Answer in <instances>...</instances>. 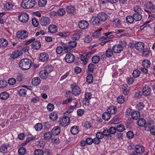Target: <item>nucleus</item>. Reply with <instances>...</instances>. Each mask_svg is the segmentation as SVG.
Segmentation results:
<instances>
[{
	"label": "nucleus",
	"mask_w": 155,
	"mask_h": 155,
	"mask_svg": "<svg viewBox=\"0 0 155 155\" xmlns=\"http://www.w3.org/2000/svg\"><path fill=\"white\" fill-rule=\"evenodd\" d=\"M18 65L21 69L27 70L31 68L32 65V62L29 59H23L20 61Z\"/></svg>",
	"instance_id": "1"
},
{
	"label": "nucleus",
	"mask_w": 155,
	"mask_h": 155,
	"mask_svg": "<svg viewBox=\"0 0 155 155\" xmlns=\"http://www.w3.org/2000/svg\"><path fill=\"white\" fill-rule=\"evenodd\" d=\"M95 51L91 50L83 54L80 55V59L84 64L88 62L89 58L91 57V54L94 53Z\"/></svg>",
	"instance_id": "2"
},
{
	"label": "nucleus",
	"mask_w": 155,
	"mask_h": 155,
	"mask_svg": "<svg viewBox=\"0 0 155 155\" xmlns=\"http://www.w3.org/2000/svg\"><path fill=\"white\" fill-rule=\"evenodd\" d=\"M144 11L148 13H155V5L150 1H148L144 5Z\"/></svg>",
	"instance_id": "3"
},
{
	"label": "nucleus",
	"mask_w": 155,
	"mask_h": 155,
	"mask_svg": "<svg viewBox=\"0 0 155 155\" xmlns=\"http://www.w3.org/2000/svg\"><path fill=\"white\" fill-rule=\"evenodd\" d=\"M36 3L35 1H27L25 2L22 1L21 5L24 8H30L33 7Z\"/></svg>",
	"instance_id": "4"
},
{
	"label": "nucleus",
	"mask_w": 155,
	"mask_h": 155,
	"mask_svg": "<svg viewBox=\"0 0 155 155\" xmlns=\"http://www.w3.org/2000/svg\"><path fill=\"white\" fill-rule=\"evenodd\" d=\"M72 94L75 96L79 95L81 93V90L80 87L76 84H72L71 85Z\"/></svg>",
	"instance_id": "5"
},
{
	"label": "nucleus",
	"mask_w": 155,
	"mask_h": 155,
	"mask_svg": "<svg viewBox=\"0 0 155 155\" xmlns=\"http://www.w3.org/2000/svg\"><path fill=\"white\" fill-rule=\"evenodd\" d=\"M92 94L91 93L87 92L85 93L84 98L82 101L84 105L85 106L88 105L89 104L90 100L92 98Z\"/></svg>",
	"instance_id": "6"
},
{
	"label": "nucleus",
	"mask_w": 155,
	"mask_h": 155,
	"mask_svg": "<svg viewBox=\"0 0 155 155\" xmlns=\"http://www.w3.org/2000/svg\"><path fill=\"white\" fill-rule=\"evenodd\" d=\"M18 18L21 22L26 23L29 20V15L26 12H22L18 16Z\"/></svg>",
	"instance_id": "7"
},
{
	"label": "nucleus",
	"mask_w": 155,
	"mask_h": 155,
	"mask_svg": "<svg viewBox=\"0 0 155 155\" xmlns=\"http://www.w3.org/2000/svg\"><path fill=\"white\" fill-rule=\"evenodd\" d=\"M70 122V118L68 116H64L60 119L59 123L60 125L63 127L68 125Z\"/></svg>",
	"instance_id": "8"
},
{
	"label": "nucleus",
	"mask_w": 155,
	"mask_h": 155,
	"mask_svg": "<svg viewBox=\"0 0 155 155\" xmlns=\"http://www.w3.org/2000/svg\"><path fill=\"white\" fill-rule=\"evenodd\" d=\"M16 36L19 39H25L28 37V33L26 31L21 30L17 32Z\"/></svg>",
	"instance_id": "9"
},
{
	"label": "nucleus",
	"mask_w": 155,
	"mask_h": 155,
	"mask_svg": "<svg viewBox=\"0 0 155 155\" xmlns=\"http://www.w3.org/2000/svg\"><path fill=\"white\" fill-rule=\"evenodd\" d=\"M138 154H141L145 151V147L140 143L136 144L135 146V150Z\"/></svg>",
	"instance_id": "10"
},
{
	"label": "nucleus",
	"mask_w": 155,
	"mask_h": 155,
	"mask_svg": "<svg viewBox=\"0 0 155 155\" xmlns=\"http://www.w3.org/2000/svg\"><path fill=\"white\" fill-rule=\"evenodd\" d=\"M82 33L81 30L76 31L71 36L72 40L77 41L80 38Z\"/></svg>",
	"instance_id": "11"
},
{
	"label": "nucleus",
	"mask_w": 155,
	"mask_h": 155,
	"mask_svg": "<svg viewBox=\"0 0 155 155\" xmlns=\"http://www.w3.org/2000/svg\"><path fill=\"white\" fill-rule=\"evenodd\" d=\"M89 25V24L88 22L84 20H81L80 21L78 24L79 28L82 30H84L87 28Z\"/></svg>",
	"instance_id": "12"
},
{
	"label": "nucleus",
	"mask_w": 155,
	"mask_h": 155,
	"mask_svg": "<svg viewBox=\"0 0 155 155\" xmlns=\"http://www.w3.org/2000/svg\"><path fill=\"white\" fill-rule=\"evenodd\" d=\"M49 58V56L48 54L45 52L41 53L39 58V61L43 62L47 61Z\"/></svg>",
	"instance_id": "13"
},
{
	"label": "nucleus",
	"mask_w": 155,
	"mask_h": 155,
	"mask_svg": "<svg viewBox=\"0 0 155 155\" xmlns=\"http://www.w3.org/2000/svg\"><path fill=\"white\" fill-rule=\"evenodd\" d=\"M61 45L63 48L64 51L65 53H68L72 51L68 44V42L66 43L61 42Z\"/></svg>",
	"instance_id": "14"
},
{
	"label": "nucleus",
	"mask_w": 155,
	"mask_h": 155,
	"mask_svg": "<svg viewBox=\"0 0 155 155\" xmlns=\"http://www.w3.org/2000/svg\"><path fill=\"white\" fill-rule=\"evenodd\" d=\"M74 58V55L71 53L67 54L65 57L66 62L68 63H71L73 62Z\"/></svg>",
	"instance_id": "15"
},
{
	"label": "nucleus",
	"mask_w": 155,
	"mask_h": 155,
	"mask_svg": "<svg viewBox=\"0 0 155 155\" xmlns=\"http://www.w3.org/2000/svg\"><path fill=\"white\" fill-rule=\"evenodd\" d=\"M90 23L94 26H98L100 24V21L97 16H93L91 18Z\"/></svg>",
	"instance_id": "16"
},
{
	"label": "nucleus",
	"mask_w": 155,
	"mask_h": 155,
	"mask_svg": "<svg viewBox=\"0 0 155 155\" xmlns=\"http://www.w3.org/2000/svg\"><path fill=\"white\" fill-rule=\"evenodd\" d=\"M142 91L143 95L145 96H147L150 94L151 90L148 86H145L143 88Z\"/></svg>",
	"instance_id": "17"
},
{
	"label": "nucleus",
	"mask_w": 155,
	"mask_h": 155,
	"mask_svg": "<svg viewBox=\"0 0 155 155\" xmlns=\"http://www.w3.org/2000/svg\"><path fill=\"white\" fill-rule=\"evenodd\" d=\"M100 21H105L107 19V15L105 12L99 13L97 16Z\"/></svg>",
	"instance_id": "18"
},
{
	"label": "nucleus",
	"mask_w": 155,
	"mask_h": 155,
	"mask_svg": "<svg viewBox=\"0 0 155 155\" xmlns=\"http://www.w3.org/2000/svg\"><path fill=\"white\" fill-rule=\"evenodd\" d=\"M122 88L123 94L126 96L128 95L130 92V88L126 84L122 85Z\"/></svg>",
	"instance_id": "19"
},
{
	"label": "nucleus",
	"mask_w": 155,
	"mask_h": 155,
	"mask_svg": "<svg viewBox=\"0 0 155 155\" xmlns=\"http://www.w3.org/2000/svg\"><path fill=\"white\" fill-rule=\"evenodd\" d=\"M31 48L34 50H38L41 47V44L39 41H36L33 42L31 45Z\"/></svg>",
	"instance_id": "20"
},
{
	"label": "nucleus",
	"mask_w": 155,
	"mask_h": 155,
	"mask_svg": "<svg viewBox=\"0 0 155 155\" xmlns=\"http://www.w3.org/2000/svg\"><path fill=\"white\" fill-rule=\"evenodd\" d=\"M50 19L48 17H43L41 20V23L43 26H45L49 24Z\"/></svg>",
	"instance_id": "21"
},
{
	"label": "nucleus",
	"mask_w": 155,
	"mask_h": 155,
	"mask_svg": "<svg viewBox=\"0 0 155 155\" xmlns=\"http://www.w3.org/2000/svg\"><path fill=\"white\" fill-rule=\"evenodd\" d=\"M58 27L54 25H51L49 26L48 28L49 32L51 33H54L58 31Z\"/></svg>",
	"instance_id": "22"
},
{
	"label": "nucleus",
	"mask_w": 155,
	"mask_h": 155,
	"mask_svg": "<svg viewBox=\"0 0 155 155\" xmlns=\"http://www.w3.org/2000/svg\"><path fill=\"white\" fill-rule=\"evenodd\" d=\"M22 54V53L21 51H16L12 52L10 56V57L12 58L15 59L21 55Z\"/></svg>",
	"instance_id": "23"
},
{
	"label": "nucleus",
	"mask_w": 155,
	"mask_h": 155,
	"mask_svg": "<svg viewBox=\"0 0 155 155\" xmlns=\"http://www.w3.org/2000/svg\"><path fill=\"white\" fill-rule=\"evenodd\" d=\"M51 132L53 135H57L60 133L61 128L58 126H55L53 128Z\"/></svg>",
	"instance_id": "24"
},
{
	"label": "nucleus",
	"mask_w": 155,
	"mask_h": 155,
	"mask_svg": "<svg viewBox=\"0 0 155 155\" xmlns=\"http://www.w3.org/2000/svg\"><path fill=\"white\" fill-rule=\"evenodd\" d=\"M107 110V111L110 114H114L116 113L117 109L114 106H112L109 107Z\"/></svg>",
	"instance_id": "25"
},
{
	"label": "nucleus",
	"mask_w": 155,
	"mask_h": 155,
	"mask_svg": "<svg viewBox=\"0 0 155 155\" xmlns=\"http://www.w3.org/2000/svg\"><path fill=\"white\" fill-rule=\"evenodd\" d=\"M112 49L114 53H118L122 50V47L120 45H114Z\"/></svg>",
	"instance_id": "26"
},
{
	"label": "nucleus",
	"mask_w": 155,
	"mask_h": 155,
	"mask_svg": "<svg viewBox=\"0 0 155 155\" xmlns=\"http://www.w3.org/2000/svg\"><path fill=\"white\" fill-rule=\"evenodd\" d=\"M113 24L114 28H117L121 25L122 23L119 19L116 18L113 21Z\"/></svg>",
	"instance_id": "27"
},
{
	"label": "nucleus",
	"mask_w": 155,
	"mask_h": 155,
	"mask_svg": "<svg viewBox=\"0 0 155 155\" xmlns=\"http://www.w3.org/2000/svg\"><path fill=\"white\" fill-rule=\"evenodd\" d=\"M145 47V44L142 42H138L135 45L136 48L138 51L143 50Z\"/></svg>",
	"instance_id": "28"
},
{
	"label": "nucleus",
	"mask_w": 155,
	"mask_h": 155,
	"mask_svg": "<svg viewBox=\"0 0 155 155\" xmlns=\"http://www.w3.org/2000/svg\"><path fill=\"white\" fill-rule=\"evenodd\" d=\"M131 116L133 119L137 120L140 117V113L137 111H135L131 113Z\"/></svg>",
	"instance_id": "29"
},
{
	"label": "nucleus",
	"mask_w": 155,
	"mask_h": 155,
	"mask_svg": "<svg viewBox=\"0 0 155 155\" xmlns=\"http://www.w3.org/2000/svg\"><path fill=\"white\" fill-rule=\"evenodd\" d=\"M4 8L5 10L8 11L12 9L13 7V4L11 2H5L3 4Z\"/></svg>",
	"instance_id": "30"
},
{
	"label": "nucleus",
	"mask_w": 155,
	"mask_h": 155,
	"mask_svg": "<svg viewBox=\"0 0 155 155\" xmlns=\"http://www.w3.org/2000/svg\"><path fill=\"white\" fill-rule=\"evenodd\" d=\"M40 83L41 80L39 77H35L32 79L31 83L34 85L38 86L39 84Z\"/></svg>",
	"instance_id": "31"
},
{
	"label": "nucleus",
	"mask_w": 155,
	"mask_h": 155,
	"mask_svg": "<svg viewBox=\"0 0 155 155\" xmlns=\"http://www.w3.org/2000/svg\"><path fill=\"white\" fill-rule=\"evenodd\" d=\"M79 128L76 126H72L70 130L71 133L74 135H75L78 133L79 132Z\"/></svg>",
	"instance_id": "32"
},
{
	"label": "nucleus",
	"mask_w": 155,
	"mask_h": 155,
	"mask_svg": "<svg viewBox=\"0 0 155 155\" xmlns=\"http://www.w3.org/2000/svg\"><path fill=\"white\" fill-rule=\"evenodd\" d=\"M52 134L50 132H46L44 134L43 137L44 140H48L52 138Z\"/></svg>",
	"instance_id": "33"
},
{
	"label": "nucleus",
	"mask_w": 155,
	"mask_h": 155,
	"mask_svg": "<svg viewBox=\"0 0 155 155\" xmlns=\"http://www.w3.org/2000/svg\"><path fill=\"white\" fill-rule=\"evenodd\" d=\"M66 10L68 13L73 14L76 10L74 6L70 5L67 6Z\"/></svg>",
	"instance_id": "34"
},
{
	"label": "nucleus",
	"mask_w": 155,
	"mask_h": 155,
	"mask_svg": "<svg viewBox=\"0 0 155 155\" xmlns=\"http://www.w3.org/2000/svg\"><path fill=\"white\" fill-rule=\"evenodd\" d=\"M8 44V41L5 38H2L0 39V47L5 48Z\"/></svg>",
	"instance_id": "35"
},
{
	"label": "nucleus",
	"mask_w": 155,
	"mask_h": 155,
	"mask_svg": "<svg viewBox=\"0 0 155 155\" xmlns=\"http://www.w3.org/2000/svg\"><path fill=\"white\" fill-rule=\"evenodd\" d=\"M9 97V94L6 91L2 92L0 94V98L2 100L7 99Z\"/></svg>",
	"instance_id": "36"
},
{
	"label": "nucleus",
	"mask_w": 155,
	"mask_h": 155,
	"mask_svg": "<svg viewBox=\"0 0 155 155\" xmlns=\"http://www.w3.org/2000/svg\"><path fill=\"white\" fill-rule=\"evenodd\" d=\"M48 72H46L44 69L41 70L39 72V75L40 77L42 79L46 78L48 76Z\"/></svg>",
	"instance_id": "37"
},
{
	"label": "nucleus",
	"mask_w": 155,
	"mask_h": 155,
	"mask_svg": "<svg viewBox=\"0 0 155 155\" xmlns=\"http://www.w3.org/2000/svg\"><path fill=\"white\" fill-rule=\"evenodd\" d=\"M120 120L121 119L120 118V116L116 115L113 118L111 121V123L112 124H117L120 122Z\"/></svg>",
	"instance_id": "38"
},
{
	"label": "nucleus",
	"mask_w": 155,
	"mask_h": 155,
	"mask_svg": "<svg viewBox=\"0 0 155 155\" xmlns=\"http://www.w3.org/2000/svg\"><path fill=\"white\" fill-rule=\"evenodd\" d=\"M146 123V120L143 118H140L137 121V124L140 127H144Z\"/></svg>",
	"instance_id": "39"
},
{
	"label": "nucleus",
	"mask_w": 155,
	"mask_h": 155,
	"mask_svg": "<svg viewBox=\"0 0 155 155\" xmlns=\"http://www.w3.org/2000/svg\"><path fill=\"white\" fill-rule=\"evenodd\" d=\"M102 118L105 120H108L111 117V114L107 111L104 113L102 115Z\"/></svg>",
	"instance_id": "40"
},
{
	"label": "nucleus",
	"mask_w": 155,
	"mask_h": 155,
	"mask_svg": "<svg viewBox=\"0 0 155 155\" xmlns=\"http://www.w3.org/2000/svg\"><path fill=\"white\" fill-rule=\"evenodd\" d=\"M141 13H135L133 14V15L134 17L135 21H138L141 20L142 17Z\"/></svg>",
	"instance_id": "41"
},
{
	"label": "nucleus",
	"mask_w": 155,
	"mask_h": 155,
	"mask_svg": "<svg viewBox=\"0 0 155 155\" xmlns=\"http://www.w3.org/2000/svg\"><path fill=\"white\" fill-rule=\"evenodd\" d=\"M150 54V51L149 48H146L143 50L142 55L145 57H149Z\"/></svg>",
	"instance_id": "42"
},
{
	"label": "nucleus",
	"mask_w": 155,
	"mask_h": 155,
	"mask_svg": "<svg viewBox=\"0 0 155 155\" xmlns=\"http://www.w3.org/2000/svg\"><path fill=\"white\" fill-rule=\"evenodd\" d=\"M142 64L143 67L148 68L150 67L151 63L149 60L147 59H145L142 61Z\"/></svg>",
	"instance_id": "43"
},
{
	"label": "nucleus",
	"mask_w": 155,
	"mask_h": 155,
	"mask_svg": "<svg viewBox=\"0 0 155 155\" xmlns=\"http://www.w3.org/2000/svg\"><path fill=\"white\" fill-rule=\"evenodd\" d=\"M114 52L113 49L108 48L105 51V55L107 57H111L113 55Z\"/></svg>",
	"instance_id": "44"
},
{
	"label": "nucleus",
	"mask_w": 155,
	"mask_h": 155,
	"mask_svg": "<svg viewBox=\"0 0 155 155\" xmlns=\"http://www.w3.org/2000/svg\"><path fill=\"white\" fill-rule=\"evenodd\" d=\"M57 15L59 16H62L64 15L66 13V11L64 8H59L57 11Z\"/></svg>",
	"instance_id": "45"
},
{
	"label": "nucleus",
	"mask_w": 155,
	"mask_h": 155,
	"mask_svg": "<svg viewBox=\"0 0 155 155\" xmlns=\"http://www.w3.org/2000/svg\"><path fill=\"white\" fill-rule=\"evenodd\" d=\"M58 118V115L57 114L54 112H51L50 115V118L52 120H55Z\"/></svg>",
	"instance_id": "46"
},
{
	"label": "nucleus",
	"mask_w": 155,
	"mask_h": 155,
	"mask_svg": "<svg viewBox=\"0 0 155 155\" xmlns=\"http://www.w3.org/2000/svg\"><path fill=\"white\" fill-rule=\"evenodd\" d=\"M116 129L117 131L119 132H122L125 130L124 126L122 124H120L117 126Z\"/></svg>",
	"instance_id": "47"
},
{
	"label": "nucleus",
	"mask_w": 155,
	"mask_h": 155,
	"mask_svg": "<svg viewBox=\"0 0 155 155\" xmlns=\"http://www.w3.org/2000/svg\"><path fill=\"white\" fill-rule=\"evenodd\" d=\"M8 151V148L6 144H4L3 145L0 147V152L2 153H5Z\"/></svg>",
	"instance_id": "48"
},
{
	"label": "nucleus",
	"mask_w": 155,
	"mask_h": 155,
	"mask_svg": "<svg viewBox=\"0 0 155 155\" xmlns=\"http://www.w3.org/2000/svg\"><path fill=\"white\" fill-rule=\"evenodd\" d=\"M111 33L108 32L104 34L105 35L101 37V39H111L114 37L113 35H110Z\"/></svg>",
	"instance_id": "49"
},
{
	"label": "nucleus",
	"mask_w": 155,
	"mask_h": 155,
	"mask_svg": "<svg viewBox=\"0 0 155 155\" xmlns=\"http://www.w3.org/2000/svg\"><path fill=\"white\" fill-rule=\"evenodd\" d=\"M68 44H69L70 47L72 50L73 49L75 48L77 46V42L76 41L72 40L68 42Z\"/></svg>",
	"instance_id": "50"
},
{
	"label": "nucleus",
	"mask_w": 155,
	"mask_h": 155,
	"mask_svg": "<svg viewBox=\"0 0 155 155\" xmlns=\"http://www.w3.org/2000/svg\"><path fill=\"white\" fill-rule=\"evenodd\" d=\"M86 81L88 83L91 84L93 81V77L92 75L91 74H88L86 78Z\"/></svg>",
	"instance_id": "51"
},
{
	"label": "nucleus",
	"mask_w": 155,
	"mask_h": 155,
	"mask_svg": "<svg viewBox=\"0 0 155 155\" xmlns=\"http://www.w3.org/2000/svg\"><path fill=\"white\" fill-rule=\"evenodd\" d=\"M26 150L25 148L20 147L18 150V153L20 155H24L26 153Z\"/></svg>",
	"instance_id": "52"
},
{
	"label": "nucleus",
	"mask_w": 155,
	"mask_h": 155,
	"mask_svg": "<svg viewBox=\"0 0 155 155\" xmlns=\"http://www.w3.org/2000/svg\"><path fill=\"white\" fill-rule=\"evenodd\" d=\"M134 18L133 15L132 16L129 15L126 17V20L128 23L131 24L135 20Z\"/></svg>",
	"instance_id": "53"
},
{
	"label": "nucleus",
	"mask_w": 155,
	"mask_h": 155,
	"mask_svg": "<svg viewBox=\"0 0 155 155\" xmlns=\"http://www.w3.org/2000/svg\"><path fill=\"white\" fill-rule=\"evenodd\" d=\"M125 98L123 95H120L117 98V101L119 104H123L125 101Z\"/></svg>",
	"instance_id": "54"
},
{
	"label": "nucleus",
	"mask_w": 155,
	"mask_h": 155,
	"mask_svg": "<svg viewBox=\"0 0 155 155\" xmlns=\"http://www.w3.org/2000/svg\"><path fill=\"white\" fill-rule=\"evenodd\" d=\"M27 91L25 89H21L18 91V94L21 97H25L26 95Z\"/></svg>",
	"instance_id": "55"
},
{
	"label": "nucleus",
	"mask_w": 155,
	"mask_h": 155,
	"mask_svg": "<svg viewBox=\"0 0 155 155\" xmlns=\"http://www.w3.org/2000/svg\"><path fill=\"white\" fill-rule=\"evenodd\" d=\"M84 42L86 43H89L92 40V38L91 36L87 35L84 38Z\"/></svg>",
	"instance_id": "56"
},
{
	"label": "nucleus",
	"mask_w": 155,
	"mask_h": 155,
	"mask_svg": "<svg viewBox=\"0 0 155 155\" xmlns=\"http://www.w3.org/2000/svg\"><path fill=\"white\" fill-rule=\"evenodd\" d=\"M140 71L138 69L134 70L132 73L133 76L134 78H137L139 77L140 74Z\"/></svg>",
	"instance_id": "57"
},
{
	"label": "nucleus",
	"mask_w": 155,
	"mask_h": 155,
	"mask_svg": "<svg viewBox=\"0 0 155 155\" xmlns=\"http://www.w3.org/2000/svg\"><path fill=\"white\" fill-rule=\"evenodd\" d=\"M100 58L98 56H93L92 58V61L94 64H97L98 63Z\"/></svg>",
	"instance_id": "58"
},
{
	"label": "nucleus",
	"mask_w": 155,
	"mask_h": 155,
	"mask_svg": "<svg viewBox=\"0 0 155 155\" xmlns=\"http://www.w3.org/2000/svg\"><path fill=\"white\" fill-rule=\"evenodd\" d=\"M134 10L135 13H141L142 12V10L140 6L138 5H135L134 7Z\"/></svg>",
	"instance_id": "59"
},
{
	"label": "nucleus",
	"mask_w": 155,
	"mask_h": 155,
	"mask_svg": "<svg viewBox=\"0 0 155 155\" xmlns=\"http://www.w3.org/2000/svg\"><path fill=\"white\" fill-rule=\"evenodd\" d=\"M102 29H100L99 30L96 31L93 34V36L95 38H98L101 36L100 31Z\"/></svg>",
	"instance_id": "60"
},
{
	"label": "nucleus",
	"mask_w": 155,
	"mask_h": 155,
	"mask_svg": "<svg viewBox=\"0 0 155 155\" xmlns=\"http://www.w3.org/2000/svg\"><path fill=\"white\" fill-rule=\"evenodd\" d=\"M43 127L41 123H38L35 126V130L37 131H40Z\"/></svg>",
	"instance_id": "61"
},
{
	"label": "nucleus",
	"mask_w": 155,
	"mask_h": 155,
	"mask_svg": "<svg viewBox=\"0 0 155 155\" xmlns=\"http://www.w3.org/2000/svg\"><path fill=\"white\" fill-rule=\"evenodd\" d=\"M32 23L35 27H38L39 24L38 20L35 18H33L32 19Z\"/></svg>",
	"instance_id": "62"
},
{
	"label": "nucleus",
	"mask_w": 155,
	"mask_h": 155,
	"mask_svg": "<svg viewBox=\"0 0 155 155\" xmlns=\"http://www.w3.org/2000/svg\"><path fill=\"white\" fill-rule=\"evenodd\" d=\"M7 84V82L4 80H0V88H4L5 87Z\"/></svg>",
	"instance_id": "63"
},
{
	"label": "nucleus",
	"mask_w": 155,
	"mask_h": 155,
	"mask_svg": "<svg viewBox=\"0 0 155 155\" xmlns=\"http://www.w3.org/2000/svg\"><path fill=\"white\" fill-rule=\"evenodd\" d=\"M95 65L93 63L89 64L88 66V71L90 72H93L95 68Z\"/></svg>",
	"instance_id": "64"
}]
</instances>
